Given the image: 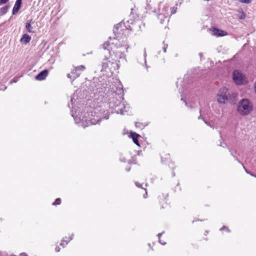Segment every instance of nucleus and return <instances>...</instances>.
<instances>
[{
    "label": "nucleus",
    "mask_w": 256,
    "mask_h": 256,
    "mask_svg": "<svg viewBox=\"0 0 256 256\" xmlns=\"http://www.w3.org/2000/svg\"><path fill=\"white\" fill-rule=\"evenodd\" d=\"M55 250L56 252H60V248L58 247V246H56V248H55Z\"/></svg>",
    "instance_id": "36"
},
{
    "label": "nucleus",
    "mask_w": 256,
    "mask_h": 256,
    "mask_svg": "<svg viewBox=\"0 0 256 256\" xmlns=\"http://www.w3.org/2000/svg\"><path fill=\"white\" fill-rule=\"evenodd\" d=\"M199 56H200V57H202V53H200L199 54Z\"/></svg>",
    "instance_id": "45"
},
{
    "label": "nucleus",
    "mask_w": 256,
    "mask_h": 256,
    "mask_svg": "<svg viewBox=\"0 0 256 256\" xmlns=\"http://www.w3.org/2000/svg\"><path fill=\"white\" fill-rule=\"evenodd\" d=\"M135 184L138 187L143 188L142 187V184H139L138 182H136Z\"/></svg>",
    "instance_id": "31"
},
{
    "label": "nucleus",
    "mask_w": 256,
    "mask_h": 256,
    "mask_svg": "<svg viewBox=\"0 0 256 256\" xmlns=\"http://www.w3.org/2000/svg\"><path fill=\"white\" fill-rule=\"evenodd\" d=\"M31 40V37L28 34H23L22 38L20 39V42L24 44H27L30 42Z\"/></svg>",
    "instance_id": "12"
},
{
    "label": "nucleus",
    "mask_w": 256,
    "mask_h": 256,
    "mask_svg": "<svg viewBox=\"0 0 256 256\" xmlns=\"http://www.w3.org/2000/svg\"><path fill=\"white\" fill-rule=\"evenodd\" d=\"M237 94L234 93L230 94L226 88L220 89L217 96V100L220 104L229 102L234 104L236 102Z\"/></svg>",
    "instance_id": "2"
},
{
    "label": "nucleus",
    "mask_w": 256,
    "mask_h": 256,
    "mask_svg": "<svg viewBox=\"0 0 256 256\" xmlns=\"http://www.w3.org/2000/svg\"><path fill=\"white\" fill-rule=\"evenodd\" d=\"M73 236L74 234H72L70 237H66L65 238H64L62 242L60 244V246H64L65 245H66L72 239Z\"/></svg>",
    "instance_id": "14"
},
{
    "label": "nucleus",
    "mask_w": 256,
    "mask_h": 256,
    "mask_svg": "<svg viewBox=\"0 0 256 256\" xmlns=\"http://www.w3.org/2000/svg\"><path fill=\"white\" fill-rule=\"evenodd\" d=\"M250 176H254V177L256 178V175H255V174H254L253 173L250 172Z\"/></svg>",
    "instance_id": "40"
},
{
    "label": "nucleus",
    "mask_w": 256,
    "mask_h": 256,
    "mask_svg": "<svg viewBox=\"0 0 256 256\" xmlns=\"http://www.w3.org/2000/svg\"><path fill=\"white\" fill-rule=\"evenodd\" d=\"M70 101H71L72 102V98H71Z\"/></svg>",
    "instance_id": "46"
},
{
    "label": "nucleus",
    "mask_w": 256,
    "mask_h": 256,
    "mask_svg": "<svg viewBox=\"0 0 256 256\" xmlns=\"http://www.w3.org/2000/svg\"><path fill=\"white\" fill-rule=\"evenodd\" d=\"M131 137L132 138L134 142L137 146H140L139 142L138 140V137L139 135L135 132H132L130 134Z\"/></svg>",
    "instance_id": "13"
},
{
    "label": "nucleus",
    "mask_w": 256,
    "mask_h": 256,
    "mask_svg": "<svg viewBox=\"0 0 256 256\" xmlns=\"http://www.w3.org/2000/svg\"><path fill=\"white\" fill-rule=\"evenodd\" d=\"M212 32L214 35L217 36H223L227 35L226 32L216 28H214Z\"/></svg>",
    "instance_id": "10"
},
{
    "label": "nucleus",
    "mask_w": 256,
    "mask_h": 256,
    "mask_svg": "<svg viewBox=\"0 0 256 256\" xmlns=\"http://www.w3.org/2000/svg\"><path fill=\"white\" fill-rule=\"evenodd\" d=\"M158 18L160 20V23L162 24L164 18H166V16H164V12H158Z\"/></svg>",
    "instance_id": "17"
},
{
    "label": "nucleus",
    "mask_w": 256,
    "mask_h": 256,
    "mask_svg": "<svg viewBox=\"0 0 256 256\" xmlns=\"http://www.w3.org/2000/svg\"><path fill=\"white\" fill-rule=\"evenodd\" d=\"M109 64H111V66H110L109 70L112 72L113 73L114 71H116L118 70L120 65L117 62L116 60H115L114 62H109Z\"/></svg>",
    "instance_id": "9"
},
{
    "label": "nucleus",
    "mask_w": 256,
    "mask_h": 256,
    "mask_svg": "<svg viewBox=\"0 0 256 256\" xmlns=\"http://www.w3.org/2000/svg\"><path fill=\"white\" fill-rule=\"evenodd\" d=\"M108 58L106 56V58H104L102 62V69L101 70L102 71L106 70L107 68L109 69L110 66H109V62H111L110 60H108Z\"/></svg>",
    "instance_id": "11"
},
{
    "label": "nucleus",
    "mask_w": 256,
    "mask_h": 256,
    "mask_svg": "<svg viewBox=\"0 0 256 256\" xmlns=\"http://www.w3.org/2000/svg\"><path fill=\"white\" fill-rule=\"evenodd\" d=\"M109 115L110 114L107 110L104 111V114H103L104 116L102 117V118L107 120L109 118Z\"/></svg>",
    "instance_id": "24"
},
{
    "label": "nucleus",
    "mask_w": 256,
    "mask_h": 256,
    "mask_svg": "<svg viewBox=\"0 0 256 256\" xmlns=\"http://www.w3.org/2000/svg\"><path fill=\"white\" fill-rule=\"evenodd\" d=\"M109 46H110V42H106L102 44V47H103L104 50L106 52H108L110 56H111V53L110 52V50L109 48H108V47Z\"/></svg>",
    "instance_id": "16"
},
{
    "label": "nucleus",
    "mask_w": 256,
    "mask_h": 256,
    "mask_svg": "<svg viewBox=\"0 0 256 256\" xmlns=\"http://www.w3.org/2000/svg\"><path fill=\"white\" fill-rule=\"evenodd\" d=\"M61 202V200L60 198H57L56 200L52 203V205L56 206L60 204Z\"/></svg>",
    "instance_id": "23"
},
{
    "label": "nucleus",
    "mask_w": 256,
    "mask_h": 256,
    "mask_svg": "<svg viewBox=\"0 0 256 256\" xmlns=\"http://www.w3.org/2000/svg\"><path fill=\"white\" fill-rule=\"evenodd\" d=\"M74 120L76 121V120L75 118H74Z\"/></svg>",
    "instance_id": "47"
},
{
    "label": "nucleus",
    "mask_w": 256,
    "mask_h": 256,
    "mask_svg": "<svg viewBox=\"0 0 256 256\" xmlns=\"http://www.w3.org/2000/svg\"><path fill=\"white\" fill-rule=\"evenodd\" d=\"M22 4V0H16L12 10V14H16L20 10Z\"/></svg>",
    "instance_id": "7"
},
{
    "label": "nucleus",
    "mask_w": 256,
    "mask_h": 256,
    "mask_svg": "<svg viewBox=\"0 0 256 256\" xmlns=\"http://www.w3.org/2000/svg\"><path fill=\"white\" fill-rule=\"evenodd\" d=\"M118 56L120 58H122L124 57V55L123 54L120 52Z\"/></svg>",
    "instance_id": "35"
},
{
    "label": "nucleus",
    "mask_w": 256,
    "mask_h": 256,
    "mask_svg": "<svg viewBox=\"0 0 256 256\" xmlns=\"http://www.w3.org/2000/svg\"><path fill=\"white\" fill-rule=\"evenodd\" d=\"M254 90L255 93L256 94V82L254 83Z\"/></svg>",
    "instance_id": "38"
},
{
    "label": "nucleus",
    "mask_w": 256,
    "mask_h": 256,
    "mask_svg": "<svg viewBox=\"0 0 256 256\" xmlns=\"http://www.w3.org/2000/svg\"><path fill=\"white\" fill-rule=\"evenodd\" d=\"M240 2L245 4H250L252 2V0H239Z\"/></svg>",
    "instance_id": "26"
},
{
    "label": "nucleus",
    "mask_w": 256,
    "mask_h": 256,
    "mask_svg": "<svg viewBox=\"0 0 256 256\" xmlns=\"http://www.w3.org/2000/svg\"><path fill=\"white\" fill-rule=\"evenodd\" d=\"M230 152L231 155L234 158V160L238 161V162L241 163V162L238 159V158L236 156L235 154H236V151H232L231 150H229Z\"/></svg>",
    "instance_id": "22"
},
{
    "label": "nucleus",
    "mask_w": 256,
    "mask_h": 256,
    "mask_svg": "<svg viewBox=\"0 0 256 256\" xmlns=\"http://www.w3.org/2000/svg\"><path fill=\"white\" fill-rule=\"evenodd\" d=\"M252 102L248 98H243L240 102L237 110L241 115L247 116L252 112Z\"/></svg>",
    "instance_id": "3"
},
{
    "label": "nucleus",
    "mask_w": 256,
    "mask_h": 256,
    "mask_svg": "<svg viewBox=\"0 0 256 256\" xmlns=\"http://www.w3.org/2000/svg\"><path fill=\"white\" fill-rule=\"evenodd\" d=\"M238 18L240 20H243L245 18L246 16V14L242 11H240L238 14Z\"/></svg>",
    "instance_id": "18"
},
{
    "label": "nucleus",
    "mask_w": 256,
    "mask_h": 256,
    "mask_svg": "<svg viewBox=\"0 0 256 256\" xmlns=\"http://www.w3.org/2000/svg\"><path fill=\"white\" fill-rule=\"evenodd\" d=\"M162 233H159L158 234V238H159V242L160 243H161L162 245H164L166 244V242H161V240H160V236H162Z\"/></svg>",
    "instance_id": "28"
},
{
    "label": "nucleus",
    "mask_w": 256,
    "mask_h": 256,
    "mask_svg": "<svg viewBox=\"0 0 256 256\" xmlns=\"http://www.w3.org/2000/svg\"><path fill=\"white\" fill-rule=\"evenodd\" d=\"M135 126L136 128H139L141 129H142L145 127L146 126L144 124L142 123H141L140 122H136L135 123Z\"/></svg>",
    "instance_id": "21"
},
{
    "label": "nucleus",
    "mask_w": 256,
    "mask_h": 256,
    "mask_svg": "<svg viewBox=\"0 0 256 256\" xmlns=\"http://www.w3.org/2000/svg\"><path fill=\"white\" fill-rule=\"evenodd\" d=\"M114 93V96L110 98V107L111 108H118L115 112L117 114H123L124 112H127L129 107L128 104H126L124 102H122L124 94L121 84H119Z\"/></svg>",
    "instance_id": "1"
},
{
    "label": "nucleus",
    "mask_w": 256,
    "mask_h": 256,
    "mask_svg": "<svg viewBox=\"0 0 256 256\" xmlns=\"http://www.w3.org/2000/svg\"><path fill=\"white\" fill-rule=\"evenodd\" d=\"M120 24H117V26H115V28H118V26H120Z\"/></svg>",
    "instance_id": "42"
},
{
    "label": "nucleus",
    "mask_w": 256,
    "mask_h": 256,
    "mask_svg": "<svg viewBox=\"0 0 256 256\" xmlns=\"http://www.w3.org/2000/svg\"><path fill=\"white\" fill-rule=\"evenodd\" d=\"M244 76L238 70H234L233 72V80L234 82L238 85L244 84Z\"/></svg>",
    "instance_id": "6"
},
{
    "label": "nucleus",
    "mask_w": 256,
    "mask_h": 256,
    "mask_svg": "<svg viewBox=\"0 0 256 256\" xmlns=\"http://www.w3.org/2000/svg\"><path fill=\"white\" fill-rule=\"evenodd\" d=\"M144 190H146V194H145L144 195V198H146V196H147V192H146V189H144Z\"/></svg>",
    "instance_id": "39"
},
{
    "label": "nucleus",
    "mask_w": 256,
    "mask_h": 256,
    "mask_svg": "<svg viewBox=\"0 0 256 256\" xmlns=\"http://www.w3.org/2000/svg\"><path fill=\"white\" fill-rule=\"evenodd\" d=\"M16 256L12 255V256ZM19 256H27L26 254L24 252V253L20 254Z\"/></svg>",
    "instance_id": "33"
},
{
    "label": "nucleus",
    "mask_w": 256,
    "mask_h": 256,
    "mask_svg": "<svg viewBox=\"0 0 256 256\" xmlns=\"http://www.w3.org/2000/svg\"><path fill=\"white\" fill-rule=\"evenodd\" d=\"M181 100H183L185 102L186 105L187 106V102L182 98H181Z\"/></svg>",
    "instance_id": "41"
},
{
    "label": "nucleus",
    "mask_w": 256,
    "mask_h": 256,
    "mask_svg": "<svg viewBox=\"0 0 256 256\" xmlns=\"http://www.w3.org/2000/svg\"><path fill=\"white\" fill-rule=\"evenodd\" d=\"M204 122H205V123H206L208 126H210V127L212 128V126L210 124V123H209V122H206V121H205V120H204Z\"/></svg>",
    "instance_id": "37"
},
{
    "label": "nucleus",
    "mask_w": 256,
    "mask_h": 256,
    "mask_svg": "<svg viewBox=\"0 0 256 256\" xmlns=\"http://www.w3.org/2000/svg\"><path fill=\"white\" fill-rule=\"evenodd\" d=\"M86 66L84 65H80L77 66H74L70 73L68 74L67 77L72 81H74L80 76L81 73L86 70Z\"/></svg>",
    "instance_id": "4"
},
{
    "label": "nucleus",
    "mask_w": 256,
    "mask_h": 256,
    "mask_svg": "<svg viewBox=\"0 0 256 256\" xmlns=\"http://www.w3.org/2000/svg\"><path fill=\"white\" fill-rule=\"evenodd\" d=\"M198 119H200V118H202V116L200 115L198 118Z\"/></svg>",
    "instance_id": "44"
},
{
    "label": "nucleus",
    "mask_w": 256,
    "mask_h": 256,
    "mask_svg": "<svg viewBox=\"0 0 256 256\" xmlns=\"http://www.w3.org/2000/svg\"><path fill=\"white\" fill-rule=\"evenodd\" d=\"M9 8H10V6L8 4H6V5L0 8V14L1 15L5 14L7 12Z\"/></svg>",
    "instance_id": "15"
},
{
    "label": "nucleus",
    "mask_w": 256,
    "mask_h": 256,
    "mask_svg": "<svg viewBox=\"0 0 256 256\" xmlns=\"http://www.w3.org/2000/svg\"><path fill=\"white\" fill-rule=\"evenodd\" d=\"M9 0H0V5L6 4Z\"/></svg>",
    "instance_id": "30"
},
{
    "label": "nucleus",
    "mask_w": 256,
    "mask_h": 256,
    "mask_svg": "<svg viewBox=\"0 0 256 256\" xmlns=\"http://www.w3.org/2000/svg\"><path fill=\"white\" fill-rule=\"evenodd\" d=\"M164 46L162 47V50L164 52H166V48H168V44H164V42H163Z\"/></svg>",
    "instance_id": "27"
},
{
    "label": "nucleus",
    "mask_w": 256,
    "mask_h": 256,
    "mask_svg": "<svg viewBox=\"0 0 256 256\" xmlns=\"http://www.w3.org/2000/svg\"><path fill=\"white\" fill-rule=\"evenodd\" d=\"M26 28L28 32H34L32 30V27L30 22H26Z\"/></svg>",
    "instance_id": "19"
},
{
    "label": "nucleus",
    "mask_w": 256,
    "mask_h": 256,
    "mask_svg": "<svg viewBox=\"0 0 256 256\" xmlns=\"http://www.w3.org/2000/svg\"><path fill=\"white\" fill-rule=\"evenodd\" d=\"M240 164H242V166H243V168H244V170H245L247 174H250V172H249L248 170H247L244 168V166L243 165V164H242V163H240Z\"/></svg>",
    "instance_id": "32"
},
{
    "label": "nucleus",
    "mask_w": 256,
    "mask_h": 256,
    "mask_svg": "<svg viewBox=\"0 0 256 256\" xmlns=\"http://www.w3.org/2000/svg\"><path fill=\"white\" fill-rule=\"evenodd\" d=\"M160 4V2H156L154 0L153 1L146 0V12L150 14H158V12H160L159 7Z\"/></svg>",
    "instance_id": "5"
},
{
    "label": "nucleus",
    "mask_w": 256,
    "mask_h": 256,
    "mask_svg": "<svg viewBox=\"0 0 256 256\" xmlns=\"http://www.w3.org/2000/svg\"><path fill=\"white\" fill-rule=\"evenodd\" d=\"M226 230L228 232H230V230L228 229V228H227L226 226H223L220 229V230Z\"/></svg>",
    "instance_id": "29"
},
{
    "label": "nucleus",
    "mask_w": 256,
    "mask_h": 256,
    "mask_svg": "<svg viewBox=\"0 0 256 256\" xmlns=\"http://www.w3.org/2000/svg\"><path fill=\"white\" fill-rule=\"evenodd\" d=\"M102 118H97V119H91L90 120V123H91L92 124H96L99 123V122L101 120Z\"/></svg>",
    "instance_id": "20"
},
{
    "label": "nucleus",
    "mask_w": 256,
    "mask_h": 256,
    "mask_svg": "<svg viewBox=\"0 0 256 256\" xmlns=\"http://www.w3.org/2000/svg\"><path fill=\"white\" fill-rule=\"evenodd\" d=\"M177 8L175 6H173L170 8V13L171 14H174L176 12Z\"/></svg>",
    "instance_id": "25"
},
{
    "label": "nucleus",
    "mask_w": 256,
    "mask_h": 256,
    "mask_svg": "<svg viewBox=\"0 0 256 256\" xmlns=\"http://www.w3.org/2000/svg\"><path fill=\"white\" fill-rule=\"evenodd\" d=\"M126 46H127V44H126V42H125L122 44L120 45V46H125L126 48L127 49L128 48L126 47Z\"/></svg>",
    "instance_id": "34"
},
{
    "label": "nucleus",
    "mask_w": 256,
    "mask_h": 256,
    "mask_svg": "<svg viewBox=\"0 0 256 256\" xmlns=\"http://www.w3.org/2000/svg\"><path fill=\"white\" fill-rule=\"evenodd\" d=\"M126 170L127 172H129V171L130 170V168H126Z\"/></svg>",
    "instance_id": "43"
},
{
    "label": "nucleus",
    "mask_w": 256,
    "mask_h": 256,
    "mask_svg": "<svg viewBox=\"0 0 256 256\" xmlns=\"http://www.w3.org/2000/svg\"><path fill=\"white\" fill-rule=\"evenodd\" d=\"M48 74V70H44L40 72L36 76V79L38 80H42L46 78Z\"/></svg>",
    "instance_id": "8"
}]
</instances>
